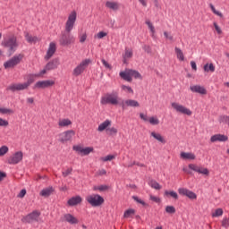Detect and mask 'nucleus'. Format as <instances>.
<instances>
[{
    "instance_id": "61",
    "label": "nucleus",
    "mask_w": 229,
    "mask_h": 229,
    "mask_svg": "<svg viewBox=\"0 0 229 229\" xmlns=\"http://www.w3.org/2000/svg\"><path fill=\"white\" fill-rule=\"evenodd\" d=\"M102 64L106 67V69H111L110 64L105 59H102Z\"/></svg>"
},
{
    "instance_id": "46",
    "label": "nucleus",
    "mask_w": 229,
    "mask_h": 229,
    "mask_svg": "<svg viewBox=\"0 0 229 229\" xmlns=\"http://www.w3.org/2000/svg\"><path fill=\"white\" fill-rule=\"evenodd\" d=\"M165 212L166 214H176V208L174 206H166Z\"/></svg>"
},
{
    "instance_id": "34",
    "label": "nucleus",
    "mask_w": 229,
    "mask_h": 229,
    "mask_svg": "<svg viewBox=\"0 0 229 229\" xmlns=\"http://www.w3.org/2000/svg\"><path fill=\"white\" fill-rule=\"evenodd\" d=\"M204 71H205V72H215L216 66L212 63L211 64H206L204 65Z\"/></svg>"
},
{
    "instance_id": "29",
    "label": "nucleus",
    "mask_w": 229,
    "mask_h": 229,
    "mask_svg": "<svg viewBox=\"0 0 229 229\" xmlns=\"http://www.w3.org/2000/svg\"><path fill=\"white\" fill-rule=\"evenodd\" d=\"M150 137H153V139H155L158 142H161V144H165V139L164 138V136H162V134L158 132L152 131L150 133Z\"/></svg>"
},
{
    "instance_id": "17",
    "label": "nucleus",
    "mask_w": 229,
    "mask_h": 229,
    "mask_svg": "<svg viewBox=\"0 0 229 229\" xmlns=\"http://www.w3.org/2000/svg\"><path fill=\"white\" fill-rule=\"evenodd\" d=\"M101 105H115V95L114 94H106L102 96L100 100Z\"/></svg>"
},
{
    "instance_id": "35",
    "label": "nucleus",
    "mask_w": 229,
    "mask_h": 229,
    "mask_svg": "<svg viewBox=\"0 0 229 229\" xmlns=\"http://www.w3.org/2000/svg\"><path fill=\"white\" fill-rule=\"evenodd\" d=\"M121 89H122V92H124L125 94L133 95V89H131V87H130V86H126V85L123 84L121 86Z\"/></svg>"
},
{
    "instance_id": "28",
    "label": "nucleus",
    "mask_w": 229,
    "mask_h": 229,
    "mask_svg": "<svg viewBox=\"0 0 229 229\" xmlns=\"http://www.w3.org/2000/svg\"><path fill=\"white\" fill-rule=\"evenodd\" d=\"M71 124H72V122L68 118L59 119L58 121L59 128H67L68 126H71Z\"/></svg>"
},
{
    "instance_id": "53",
    "label": "nucleus",
    "mask_w": 229,
    "mask_h": 229,
    "mask_svg": "<svg viewBox=\"0 0 229 229\" xmlns=\"http://www.w3.org/2000/svg\"><path fill=\"white\" fill-rule=\"evenodd\" d=\"M213 26L218 35H221V33H223V30H221V27H219V25H217V22H214Z\"/></svg>"
},
{
    "instance_id": "2",
    "label": "nucleus",
    "mask_w": 229,
    "mask_h": 229,
    "mask_svg": "<svg viewBox=\"0 0 229 229\" xmlns=\"http://www.w3.org/2000/svg\"><path fill=\"white\" fill-rule=\"evenodd\" d=\"M38 73L30 74L26 82L23 83H13L8 86L7 90H11L12 92H15L17 90H26L30 88V85L35 81L36 78H40Z\"/></svg>"
},
{
    "instance_id": "14",
    "label": "nucleus",
    "mask_w": 229,
    "mask_h": 229,
    "mask_svg": "<svg viewBox=\"0 0 229 229\" xmlns=\"http://www.w3.org/2000/svg\"><path fill=\"white\" fill-rule=\"evenodd\" d=\"M74 135H76V132L72 130L64 131L59 134V142H69V140H72V137H74Z\"/></svg>"
},
{
    "instance_id": "31",
    "label": "nucleus",
    "mask_w": 229,
    "mask_h": 229,
    "mask_svg": "<svg viewBox=\"0 0 229 229\" xmlns=\"http://www.w3.org/2000/svg\"><path fill=\"white\" fill-rule=\"evenodd\" d=\"M133 56V51L131 49H125V53L123 55V64H128V60Z\"/></svg>"
},
{
    "instance_id": "58",
    "label": "nucleus",
    "mask_w": 229,
    "mask_h": 229,
    "mask_svg": "<svg viewBox=\"0 0 229 229\" xmlns=\"http://www.w3.org/2000/svg\"><path fill=\"white\" fill-rule=\"evenodd\" d=\"M97 174H98V176H104V174H106V170H105V169L98 170Z\"/></svg>"
},
{
    "instance_id": "7",
    "label": "nucleus",
    "mask_w": 229,
    "mask_h": 229,
    "mask_svg": "<svg viewBox=\"0 0 229 229\" xmlns=\"http://www.w3.org/2000/svg\"><path fill=\"white\" fill-rule=\"evenodd\" d=\"M2 46H4V47H7L10 53H15V50L17 49V47H19V43H17V38L11 37L7 39H4L2 42Z\"/></svg>"
},
{
    "instance_id": "51",
    "label": "nucleus",
    "mask_w": 229,
    "mask_h": 229,
    "mask_svg": "<svg viewBox=\"0 0 229 229\" xmlns=\"http://www.w3.org/2000/svg\"><path fill=\"white\" fill-rule=\"evenodd\" d=\"M106 7L108 8L109 10H115V3L114 2H110V1H107L106 3Z\"/></svg>"
},
{
    "instance_id": "41",
    "label": "nucleus",
    "mask_w": 229,
    "mask_h": 229,
    "mask_svg": "<svg viewBox=\"0 0 229 229\" xmlns=\"http://www.w3.org/2000/svg\"><path fill=\"white\" fill-rule=\"evenodd\" d=\"M145 24H147V26L148 27V30L152 33V37H155V26H153V23H151V21L147 20L145 21Z\"/></svg>"
},
{
    "instance_id": "26",
    "label": "nucleus",
    "mask_w": 229,
    "mask_h": 229,
    "mask_svg": "<svg viewBox=\"0 0 229 229\" xmlns=\"http://www.w3.org/2000/svg\"><path fill=\"white\" fill-rule=\"evenodd\" d=\"M180 158L182 160H196V155L192 152H181Z\"/></svg>"
},
{
    "instance_id": "63",
    "label": "nucleus",
    "mask_w": 229,
    "mask_h": 229,
    "mask_svg": "<svg viewBox=\"0 0 229 229\" xmlns=\"http://www.w3.org/2000/svg\"><path fill=\"white\" fill-rule=\"evenodd\" d=\"M139 3H140V4H142V6L146 7L148 6V2L146 0H138Z\"/></svg>"
},
{
    "instance_id": "50",
    "label": "nucleus",
    "mask_w": 229,
    "mask_h": 229,
    "mask_svg": "<svg viewBox=\"0 0 229 229\" xmlns=\"http://www.w3.org/2000/svg\"><path fill=\"white\" fill-rule=\"evenodd\" d=\"M8 151H9L8 147H6V146H2V147L0 148V157H4V155H6V153H8Z\"/></svg>"
},
{
    "instance_id": "48",
    "label": "nucleus",
    "mask_w": 229,
    "mask_h": 229,
    "mask_svg": "<svg viewBox=\"0 0 229 229\" xmlns=\"http://www.w3.org/2000/svg\"><path fill=\"white\" fill-rule=\"evenodd\" d=\"M62 174H63L64 178H67V176L72 174V167L67 168L66 170L62 172Z\"/></svg>"
},
{
    "instance_id": "18",
    "label": "nucleus",
    "mask_w": 229,
    "mask_h": 229,
    "mask_svg": "<svg viewBox=\"0 0 229 229\" xmlns=\"http://www.w3.org/2000/svg\"><path fill=\"white\" fill-rule=\"evenodd\" d=\"M53 85H55V81H39L35 83L34 89H49V87H53Z\"/></svg>"
},
{
    "instance_id": "9",
    "label": "nucleus",
    "mask_w": 229,
    "mask_h": 229,
    "mask_svg": "<svg viewBox=\"0 0 229 229\" xmlns=\"http://www.w3.org/2000/svg\"><path fill=\"white\" fill-rule=\"evenodd\" d=\"M107 135H114L115 133V128L112 127V121L106 120L98 125V131H105Z\"/></svg>"
},
{
    "instance_id": "13",
    "label": "nucleus",
    "mask_w": 229,
    "mask_h": 229,
    "mask_svg": "<svg viewBox=\"0 0 229 229\" xmlns=\"http://www.w3.org/2000/svg\"><path fill=\"white\" fill-rule=\"evenodd\" d=\"M189 169L194 171V173H198L199 174H203L204 176H208L210 174V171L208 168L198 165L196 164L188 165Z\"/></svg>"
},
{
    "instance_id": "24",
    "label": "nucleus",
    "mask_w": 229,
    "mask_h": 229,
    "mask_svg": "<svg viewBox=\"0 0 229 229\" xmlns=\"http://www.w3.org/2000/svg\"><path fill=\"white\" fill-rule=\"evenodd\" d=\"M124 106H131V108H139L140 106V104L137 100L133 99H127L123 103V107Z\"/></svg>"
},
{
    "instance_id": "15",
    "label": "nucleus",
    "mask_w": 229,
    "mask_h": 229,
    "mask_svg": "<svg viewBox=\"0 0 229 229\" xmlns=\"http://www.w3.org/2000/svg\"><path fill=\"white\" fill-rule=\"evenodd\" d=\"M140 117L142 121H144L145 123H149V124H151L152 126H158V124H160V120L157 116L148 117V114L140 113Z\"/></svg>"
},
{
    "instance_id": "62",
    "label": "nucleus",
    "mask_w": 229,
    "mask_h": 229,
    "mask_svg": "<svg viewBox=\"0 0 229 229\" xmlns=\"http://www.w3.org/2000/svg\"><path fill=\"white\" fill-rule=\"evenodd\" d=\"M5 176L6 174L4 172H0V182H3Z\"/></svg>"
},
{
    "instance_id": "55",
    "label": "nucleus",
    "mask_w": 229,
    "mask_h": 229,
    "mask_svg": "<svg viewBox=\"0 0 229 229\" xmlns=\"http://www.w3.org/2000/svg\"><path fill=\"white\" fill-rule=\"evenodd\" d=\"M222 226H224L225 228H228V226H229V219L228 218H224L222 220Z\"/></svg>"
},
{
    "instance_id": "23",
    "label": "nucleus",
    "mask_w": 229,
    "mask_h": 229,
    "mask_svg": "<svg viewBox=\"0 0 229 229\" xmlns=\"http://www.w3.org/2000/svg\"><path fill=\"white\" fill-rule=\"evenodd\" d=\"M63 221H64L65 223H69L70 225H78L79 223L78 218H76L72 214L64 215Z\"/></svg>"
},
{
    "instance_id": "11",
    "label": "nucleus",
    "mask_w": 229,
    "mask_h": 229,
    "mask_svg": "<svg viewBox=\"0 0 229 229\" xmlns=\"http://www.w3.org/2000/svg\"><path fill=\"white\" fill-rule=\"evenodd\" d=\"M58 65H60L58 59H54L48 62L45 68L41 70L37 76H44L47 71H55V69H58Z\"/></svg>"
},
{
    "instance_id": "4",
    "label": "nucleus",
    "mask_w": 229,
    "mask_h": 229,
    "mask_svg": "<svg viewBox=\"0 0 229 229\" xmlns=\"http://www.w3.org/2000/svg\"><path fill=\"white\" fill-rule=\"evenodd\" d=\"M92 64V60L84 59L82 60L72 71V75L75 77L81 76L85 72L87 67Z\"/></svg>"
},
{
    "instance_id": "19",
    "label": "nucleus",
    "mask_w": 229,
    "mask_h": 229,
    "mask_svg": "<svg viewBox=\"0 0 229 229\" xmlns=\"http://www.w3.org/2000/svg\"><path fill=\"white\" fill-rule=\"evenodd\" d=\"M178 192L179 194H181V196H186L190 199H196L198 198V195H196V193L185 188H179Z\"/></svg>"
},
{
    "instance_id": "22",
    "label": "nucleus",
    "mask_w": 229,
    "mask_h": 229,
    "mask_svg": "<svg viewBox=\"0 0 229 229\" xmlns=\"http://www.w3.org/2000/svg\"><path fill=\"white\" fill-rule=\"evenodd\" d=\"M228 136L225 134H215L211 136L210 142H226Z\"/></svg>"
},
{
    "instance_id": "12",
    "label": "nucleus",
    "mask_w": 229,
    "mask_h": 229,
    "mask_svg": "<svg viewBox=\"0 0 229 229\" xmlns=\"http://www.w3.org/2000/svg\"><path fill=\"white\" fill-rule=\"evenodd\" d=\"M23 157L24 154L22 153V151H17L7 159V162L12 165H15L20 162H22Z\"/></svg>"
},
{
    "instance_id": "47",
    "label": "nucleus",
    "mask_w": 229,
    "mask_h": 229,
    "mask_svg": "<svg viewBox=\"0 0 229 229\" xmlns=\"http://www.w3.org/2000/svg\"><path fill=\"white\" fill-rule=\"evenodd\" d=\"M115 158V156L114 155H108L103 157H100L101 162H110L111 160H114Z\"/></svg>"
},
{
    "instance_id": "32",
    "label": "nucleus",
    "mask_w": 229,
    "mask_h": 229,
    "mask_svg": "<svg viewBox=\"0 0 229 229\" xmlns=\"http://www.w3.org/2000/svg\"><path fill=\"white\" fill-rule=\"evenodd\" d=\"M174 51H175L177 59H179L180 62H183L185 60V55H183V51H182L181 48L178 47H174Z\"/></svg>"
},
{
    "instance_id": "60",
    "label": "nucleus",
    "mask_w": 229,
    "mask_h": 229,
    "mask_svg": "<svg viewBox=\"0 0 229 229\" xmlns=\"http://www.w3.org/2000/svg\"><path fill=\"white\" fill-rule=\"evenodd\" d=\"M191 69H193V71H198V66L196 65V62L191 61Z\"/></svg>"
},
{
    "instance_id": "36",
    "label": "nucleus",
    "mask_w": 229,
    "mask_h": 229,
    "mask_svg": "<svg viewBox=\"0 0 229 229\" xmlns=\"http://www.w3.org/2000/svg\"><path fill=\"white\" fill-rule=\"evenodd\" d=\"M133 216H135V209H133V208L127 209L123 214V217L125 219L133 217Z\"/></svg>"
},
{
    "instance_id": "45",
    "label": "nucleus",
    "mask_w": 229,
    "mask_h": 229,
    "mask_svg": "<svg viewBox=\"0 0 229 229\" xmlns=\"http://www.w3.org/2000/svg\"><path fill=\"white\" fill-rule=\"evenodd\" d=\"M223 216V208H216L215 212L212 213V217H221Z\"/></svg>"
},
{
    "instance_id": "39",
    "label": "nucleus",
    "mask_w": 229,
    "mask_h": 229,
    "mask_svg": "<svg viewBox=\"0 0 229 229\" xmlns=\"http://www.w3.org/2000/svg\"><path fill=\"white\" fill-rule=\"evenodd\" d=\"M107 35H108V32L99 31L94 35V38H97L98 40H101V38H105V37H106Z\"/></svg>"
},
{
    "instance_id": "64",
    "label": "nucleus",
    "mask_w": 229,
    "mask_h": 229,
    "mask_svg": "<svg viewBox=\"0 0 229 229\" xmlns=\"http://www.w3.org/2000/svg\"><path fill=\"white\" fill-rule=\"evenodd\" d=\"M182 171H183V173H186V174H192V173L191 172V171H189V169H187V168H182Z\"/></svg>"
},
{
    "instance_id": "16",
    "label": "nucleus",
    "mask_w": 229,
    "mask_h": 229,
    "mask_svg": "<svg viewBox=\"0 0 229 229\" xmlns=\"http://www.w3.org/2000/svg\"><path fill=\"white\" fill-rule=\"evenodd\" d=\"M73 151H76V153H79L80 155H90V153H92L94 151V148L92 147H87V148H83L80 145H75L72 147Z\"/></svg>"
},
{
    "instance_id": "25",
    "label": "nucleus",
    "mask_w": 229,
    "mask_h": 229,
    "mask_svg": "<svg viewBox=\"0 0 229 229\" xmlns=\"http://www.w3.org/2000/svg\"><path fill=\"white\" fill-rule=\"evenodd\" d=\"M81 201H83V199H81V197L75 196V197L71 198L67 201V204L69 205V207H76V205H80V203H81Z\"/></svg>"
},
{
    "instance_id": "49",
    "label": "nucleus",
    "mask_w": 229,
    "mask_h": 229,
    "mask_svg": "<svg viewBox=\"0 0 229 229\" xmlns=\"http://www.w3.org/2000/svg\"><path fill=\"white\" fill-rule=\"evenodd\" d=\"M219 123H224L225 124H228L229 126V116H226V115L220 116Z\"/></svg>"
},
{
    "instance_id": "27",
    "label": "nucleus",
    "mask_w": 229,
    "mask_h": 229,
    "mask_svg": "<svg viewBox=\"0 0 229 229\" xmlns=\"http://www.w3.org/2000/svg\"><path fill=\"white\" fill-rule=\"evenodd\" d=\"M53 192H55V189L53 187H47L43 189L40 191V196H42L43 198H49V196H51L53 194Z\"/></svg>"
},
{
    "instance_id": "3",
    "label": "nucleus",
    "mask_w": 229,
    "mask_h": 229,
    "mask_svg": "<svg viewBox=\"0 0 229 229\" xmlns=\"http://www.w3.org/2000/svg\"><path fill=\"white\" fill-rule=\"evenodd\" d=\"M120 77L122 78V80H124L129 83H131V81H133V78L135 80H142V75L140 74V72L131 69H126L125 71L121 72Z\"/></svg>"
},
{
    "instance_id": "5",
    "label": "nucleus",
    "mask_w": 229,
    "mask_h": 229,
    "mask_svg": "<svg viewBox=\"0 0 229 229\" xmlns=\"http://www.w3.org/2000/svg\"><path fill=\"white\" fill-rule=\"evenodd\" d=\"M86 201H88L91 207H101V205L105 203V199L99 194H91L86 197Z\"/></svg>"
},
{
    "instance_id": "33",
    "label": "nucleus",
    "mask_w": 229,
    "mask_h": 229,
    "mask_svg": "<svg viewBox=\"0 0 229 229\" xmlns=\"http://www.w3.org/2000/svg\"><path fill=\"white\" fill-rule=\"evenodd\" d=\"M110 187L106 184L98 185L93 187V191H98L99 192H106V191H108Z\"/></svg>"
},
{
    "instance_id": "43",
    "label": "nucleus",
    "mask_w": 229,
    "mask_h": 229,
    "mask_svg": "<svg viewBox=\"0 0 229 229\" xmlns=\"http://www.w3.org/2000/svg\"><path fill=\"white\" fill-rule=\"evenodd\" d=\"M132 199H134V201H136V203L142 205V207H148V203H146L142 199H140L137 196H133Z\"/></svg>"
},
{
    "instance_id": "30",
    "label": "nucleus",
    "mask_w": 229,
    "mask_h": 229,
    "mask_svg": "<svg viewBox=\"0 0 229 229\" xmlns=\"http://www.w3.org/2000/svg\"><path fill=\"white\" fill-rule=\"evenodd\" d=\"M25 38L29 44H37V42H38V38L31 36L28 32H25Z\"/></svg>"
},
{
    "instance_id": "1",
    "label": "nucleus",
    "mask_w": 229,
    "mask_h": 229,
    "mask_svg": "<svg viewBox=\"0 0 229 229\" xmlns=\"http://www.w3.org/2000/svg\"><path fill=\"white\" fill-rule=\"evenodd\" d=\"M78 14L76 11H72L69 15L68 19L65 22V32H64L59 39V44L61 46H70V44H74L76 38L74 36L71 35V31H72L74 28V24H76V19Z\"/></svg>"
},
{
    "instance_id": "57",
    "label": "nucleus",
    "mask_w": 229,
    "mask_h": 229,
    "mask_svg": "<svg viewBox=\"0 0 229 229\" xmlns=\"http://www.w3.org/2000/svg\"><path fill=\"white\" fill-rule=\"evenodd\" d=\"M8 121L3 119V118H0V126H8Z\"/></svg>"
},
{
    "instance_id": "59",
    "label": "nucleus",
    "mask_w": 229,
    "mask_h": 229,
    "mask_svg": "<svg viewBox=\"0 0 229 229\" xmlns=\"http://www.w3.org/2000/svg\"><path fill=\"white\" fill-rule=\"evenodd\" d=\"M24 196H26V190L23 189L20 191V193L18 194V198H24Z\"/></svg>"
},
{
    "instance_id": "20",
    "label": "nucleus",
    "mask_w": 229,
    "mask_h": 229,
    "mask_svg": "<svg viewBox=\"0 0 229 229\" xmlns=\"http://www.w3.org/2000/svg\"><path fill=\"white\" fill-rule=\"evenodd\" d=\"M55 53H56V44L55 42H51L47 51V55H45V60H49Z\"/></svg>"
},
{
    "instance_id": "40",
    "label": "nucleus",
    "mask_w": 229,
    "mask_h": 229,
    "mask_svg": "<svg viewBox=\"0 0 229 229\" xmlns=\"http://www.w3.org/2000/svg\"><path fill=\"white\" fill-rule=\"evenodd\" d=\"M0 114L3 115H10L11 114H13V110L8 109L6 107H0Z\"/></svg>"
},
{
    "instance_id": "42",
    "label": "nucleus",
    "mask_w": 229,
    "mask_h": 229,
    "mask_svg": "<svg viewBox=\"0 0 229 229\" xmlns=\"http://www.w3.org/2000/svg\"><path fill=\"white\" fill-rule=\"evenodd\" d=\"M165 196H166V198H169V196H170L171 198H174V199H178V193H176L175 191H165Z\"/></svg>"
},
{
    "instance_id": "21",
    "label": "nucleus",
    "mask_w": 229,
    "mask_h": 229,
    "mask_svg": "<svg viewBox=\"0 0 229 229\" xmlns=\"http://www.w3.org/2000/svg\"><path fill=\"white\" fill-rule=\"evenodd\" d=\"M190 90H191V92H195L196 94H200L201 96H206L207 94V89L201 85L191 86Z\"/></svg>"
},
{
    "instance_id": "56",
    "label": "nucleus",
    "mask_w": 229,
    "mask_h": 229,
    "mask_svg": "<svg viewBox=\"0 0 229 229\" xmlns=\"http://www.w3.org/2000/svg\"><path fill=\"white\" fill-rule=\"evenodd\" d=\"M28 105H35V98L33 97L27 98Z\"/></svg>"
},
{
    "instance_id": "8",
    "label": "nucleus",
    "mask_w": 229,
    "mask_h": 229,
    "mask_svg": "<svg viewBox=\"0 0 229 229\" xmlns=\"http://www.w3.org/2000/svg\"><path fill=\"white\" fill-rule=\"evenodd\" d=\"M40 219V212L38 211H33L27 216H22L21 223L24 225L31 224L33 222L38 223Z\"/></svg>"
},
{
    "instance_id": "44",
    "label": "nucleus",
    "mask_w": 229,
    "mask_h": 229,
    "mask_svg": "<svg viewBox=\"0 0 229 229\" xmlns=\"http://www.w3.org/2000/svg\"><path fill=\"white\" fill-rule=\"evenodd\" d=\"M209 8L213 12V13H215V15H217V17H220L221 19H223V13H221L219 11H216V7L214 6V4H209Z\"/></svg>"
},
{
    "instance_id": "52",
    "label": "nucleus",
    "mask_w": 229,
    "mask_h": 229,
    "mask_svg": "<svg viewBox=\"0 0 229 229\" xmlns=\"http://www.w3.org/2000/svg\"><path fill=\"white\" fill-rule=\"evenodd\" d=\"M79 40H80L81 44H83L85 42V40H87V33L84 32L82 34H80Z\"/></svg>"
},
{
    "instance_id": "54",
    "label": "nucleus",
    "mask_w": 229,
    "mask_h": 229,
    "mask_svg": "<svg viewBox=\"0 0 229 229\" xmlns=\"http://www.w3.org/2000/svg\"><path fill=\"white\" fill-rule=\"evenodd\" d=\"M149 199H150L151 201H154L155 203H160V198H158V197L150 195V196H149Z\"/></svg>"
},
{
    "instance_id": "37",
    "label": "nucleus",
    "mask_w": 229,
    "mask_h": 229,
    "mask_svg": "<svg viewBox=\"0 0 229 229\" xmlns=\"http://www.w3.org/2000/svg\"><path fill=\"white\" fill-rule=\"evenodd\" d=\"M165 40H169L170 42H174V36H173V34L167 30H165L163 33Z\"/></svg>"
},
{
    "instance_id": "6",
    "label": "nucleus",
    "mask_w": 229,
    "mask_h": 229,
    "mask_svg": "<svg viewBox=\"0 0 229 229\" xmlns=\"http://www.w3.org/2000/svg\"><path fill=\"white\" fill-rule=\"evenodd\" d=\"M22 58H24V55L18 54L13 56L11 59L4 63V69H13L16 65H19L21 62H22Z\"/></svg>"
},
{
    "instance_id": "38",
    "label": "nucleus",
    "mask_w": 229,
    "mask_h": 229,
    "mask_svg": "<svg viewBox=\"0 0 229 229\" xmlns=\"http://www.w3.org/2000/svg\"><path fill=\"white\" fill-rule=\"evenodd\" d=\"M149 185L152 189H155L156 191H160V189H162V186L157 181H150Z\"/></svg>"
},
{
    "instance_id": "10",
    "label": "nucleus",
    "mask_w": 229,
    "mask_h": 229,
    "mask_svg": "<svg viewBox=\"0 0 229 229\" xmlns=\"http://www.w3.org/2000/svg\"><path fill=\"white\" fill-rule=\"evenodd\" d=\"M171 106L173 110L177 112V114H182L183 115H192V111H191V109L178 102H172Z\"/></svg>"
}]
</instances>
